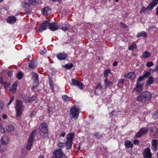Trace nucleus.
<instances>
[{
	"instance_id": "1a4fd4ad",
	"label": "nucleus",
	"mask_w": 158,
	"mask_h": 158,
	"mask_svg": "<svg viewBox=\"0 0 158 158\" xmlns=\"http://www.w3.org/2000/svg\"><path fill=\"white\" fill-rule=\"evenodd\" d=\"M32 78L33 81L34 85L32 88H31V90L33 91L39 85V76L35 73L33 72L32 73Z\"/></svg>"
},
{
	"instance_id": "603ef678",
	"label": "nucleus",
	"mask_w": 158,
	"mask_h": 158,
	"mask_svg": "<svg viewBox=\"0 0 158 158\" xmlns=\"http://www.w3.org/2000/svg\"><path fill=\"white\" fill-rule=\"evenodd\" d=\"M155 135L157 138H158V128H157L155 132Z\"/></svg>"
},
{
	"instance_id": "4468645a",
	"label": "nucleus",
	"mask_w": 158,
	"mask_h": 158,
	"mask_svg": "<svg viewBox=\"0 0 158 158\" xmlns=\"http://www.w3.org/2000/svg\"><path fill=\"white\" fill-rule=\"evenodd\" d=\"M50 25V21L46 20L43 22L40 25V32L43 31L45 30L47 28H49Z\"/></svg>"
},
{
	"instance_id": "7ed1b4c3",
	"label": "nucleus",
	"mask_w": 158,
	"mask_h": 158,
	"mask_svg": "<svg viewBox=\"0 0 158 158\" xmlns=\"http://www.w3.org/2000/svg\"><path fill=\"white\" fill-rule=\"evenodd\" d=\"M9 142L8 137L6 136H3L1 139L0 144V152H3L7 150L6 144Z\"/></svg>"
},
{
	"instance_id": "864d4df0",
	"label": "nucleus",
	"mask_w": 158,
	"mask_h": 158,
	"mask_svg": "<svg viewBox=\"0 0 158 158\" xmlns=\"http://www.w3.org/2000/svg\"><path fill=\"white\" fill-rule=\"evenodd\" d=\"M139 142L138 139H135L134 140L133 142V143H134V144L136 145L139 143Z\"/></svg>"
},
{
	"instance_id": "72a5a7b5",
	"label": "nucleus",
	"mask_w": 158,
	"mask_h": 158,
	"mask_svg": "<svg viewBox=\"0 0 158 158\" xmlns=\"http://www.w3.org/2000/svg\"><path fill=\"white\" fill-rule=\"evenodd\" d=\"M104 81L106 84V85H105L106 87L108 86H112L113 85V83L112 82L108 81L107 79L104 80Z\"/></svg>"
},
{
	"instance_id": "052dcab7",
	"label": "nucleus",
	"mask_w": 158,
	"mask_h": 158,
	"mask_svg": "<svg viewBox=\"0 0 158 158\" xmlns=\"http://www.w3.org/2000/svg\"><path fill=\"white\" fill-rule=\"evenodd\" d=\"M3 82L2 77H0V84H2V85L3 83Z\"/></svg>"
},
{
	"instance_id": "c85d7f7f",
	"label": "nucleus",
	"mask_w": 158,
	"mask_h": 158,
	"mask_svg": "<svg viewBox=\"0 0 158 158\" xmlns=\"http://www.w3.org/2000/svg\"><path fill=\"white\" fill-rule=\"evenodd\" d=\"M151 55L150 52L148 51H145L142 54V57L144 58L149 57Z\"/></svg>"
},
{
	"instance_id": "b1692460",
	"label": "nucleus",
	"mask_w": 158,
	"mask_h": 158,
	"mask_svg": "<svg viewBox=\"0 0 158 158\" xmlns=\"http://www.w3.org/2000/svg\"><path fill=\"white\" fill-rule=\"evenodd\" d=\"M56 56L59 60H64L67 57L68 55L67 54H65L60 53L57 55Z\"/></svg>"
},
{
	"instance_id": "a211bd4d",
	"label": "nucleus",
	"mask_w": 158,
	"mask_h": 158,
	"mask_svg": "<svg viewBox=\"0 0 158 158\" xmlns=\"http://www.w3.org/2000/svg\"><path fill=\"white\" fill-rule=\"evenodd\" d=\"M158 4V0H152V1L148 5L147 9L148 10H151L154 7L156 6Z\"/></svg>"
},
{
	"instance_id": "e2e57ef3",
	"label": "nucleus",
	"mask_w": 158,
	"mask_h": 158,
	"mask_svg": "<svg viewBox=\"0 0 158 158\" xmlns=\"http://www.w3.org/2000/svg\"><path fill=\"white\" fill-rule=\"evenodd\" d=\"M49 84L50 85V86H53V83L52 81H50L49 82Z\"/></svg>"
},
{
	"instance_id": "37998d69",
	"label": "nucleus",
	"mask_w": 158,
	"mask_h": 158,
	"mask_svg": "<svg viewBox=\"0 0 158 158\" xmlns=\"http://www.w3.org/2000/svg\"><path fill=\"white\" fill-rule=\"evenodd\" d=\"M4 85V87L5 89H6L10 85V83H7L6 82H3V83L2 85Z\"/></svg>"
},
{
	"instance_id": "0eeeda50",
	"label": "nucleus",
	"mask_w": 158,
	"mask_h": 158,
	"mask_svg": "<svg viewBox=\"0 0 158 158\" xmlns=\"http://www.w3.org/2000/svg\"><path fill=\"white\" fill-rule=\"evenodd\" d=\"M79 111L80 109L75 106L71 107L70 113L71 117L76 119L78 117Z\"/></svg>"
},
{
	"instance_id": "a878e982",
	"label": "nucleus",
	"mask_w": 158,
	"mask_h": 158,
	"mask_svg": "<svg viewBox=\"0 0 158 158\" xmlns=\"http://www.w3.org/2000/svg\"><path fill=\"white\" fill-rule=\"evenodd\" d=\"M36 98V96L34 95L32 96L31 98H30V100L27 99V100L24 98L25 102L26 103H31L34 101H35Z\"/></svg>"
},
{
	"instance_id": "8fccbe9b",
	"label": "nucleus",
	"mask_w": 158,
	"mask_h": 158,
	"mask_svg": "<svg viewBox=\"0 0 158 158\" xmlns=\"http://www.w3.org/2000/svg\"><path fill=\"white\" fill-rule=\"evenodd\" d=\"M68 29V27L66 26L65 25H64V26H63L61 28V29L64 31H66Z\"/></svg>"
},
{
	"instance_id": "393cba45",
	"label": "nucleus",
	"mask_w": 158,
	"mask_h": 158,
	"mask_svg": "<svg viewBox=\"0 0 158 158\" xmlns=\"http://www.w3.org/2000/svg\"><path fill=\"white\" fill-rule=\"evenodd\" d=\"M37 65V64L34 61H31L29 63V67L31 69H33Z\"/></svg>"
},
{
	"instance_id": "09e8293b",
	"label": "nucleus",
	"mask_w": 158,
	"mask_h": 158,
	"mask_svg": "<svg viewBox=\"0 0 158 158\" xmlns=\"http://www.w3.org/2000/svg\"><path fill=\"white\" fill-rule=\"evenodd\" d=\"M0 131L2 133H4L5 132V130L2 127V124L0 123Z\"/></svg>"
},
{
	"instance_id": "69168bd1",
	"label": "nucleus",
	"mask_w": 158,
	"mask_h": 158,
	"mask_svg": "<svg viewBox=\"0 0 158 158\" xmlns=\"http://www.w3.org/2000/svg\"><path fill=\"white\" fill-rule=\"evenodd\" d=\"M51 88L52 92H54V88L53 87V86H50Z\"/></svg>"
},
{
	"instance_id": "f03ea898",
	"label": "nucleus",
	"mask_w": 158,
	"mask_h": 158,
	"mask_svg": "<svg viewBox=\"0 0 158 158\" xmlns=\"http://www.w3.org/2000/svg\"><path fill=\"white\" fill-rule=\"evenodd\" d=\"M15 108L16 110L17 115L20 116L23 114V112L24 110V106L23 105L22 101L17 100L16 101Z\"/></svg>"
},
{
	"instance_id": "f3484780",
	"label": "nucleus",
	"mask_w": 158,
	"mask_h": 158,
	"mask_svg": "<svg viewBox=\"0 0 158 158\" xmlns=\"http://www.w3.org/2000/svg\"><path fill=\"white\" fill-rule=\"evenodd\" d=\"M143 85L140 83V84H136L135 88H134L133 89V91H135L137 94L141 92L143 89Z\"/></svg>"
},
{
	"instance_id": "bb28decb",
	"label": "nucleus",
	"mask_w": 158,
	"mask_h": 158,
	"mask_svg": "<svg viewBox=\"0 0 158 158\" xmlns=\"http://www.w3.org/2000/svg\"><path fill=\"white\" fill-rule=\"evenodd\" d=\"M153 77H149L148 81L146 83V85L147 86H149L150 85L153 83Z\"/></svg>"
},
{
	"instance_id": "5701e85b",
	"label": "nucleus",
	"mask_w": 158,
	"mask_h": 158,
	"mask_svg": "<svg viewBox=\"0 0 158 158\" xmlns=\"http://www.w3.org/2000/svg\"><path fill=\"white\" fill-rule=\"evenodd\" d=\"M41 12L44 15L46 16L50 13L51 10L49 7H45L42 9Z\"/></svg>"
},
{
	"instance_id": "49530a36",
	"label": "nucleus",
	"mask_w": 158,
	"mask_h": 158,
	"mask_svg": "<svg viewBox=\"0 0 158 158\" xmlns=\"http://www.w3.org/2000/svg\"><path fill=\"white\" fill-rule=\"evenodd\" d=\"M153 65V63L152 62H148L146 64V65L148 67H150Z\"/></svg>"
},
{
	"instance_id": "dca6fc26",
	"label": "nucleus",
	"mask_w": 158,
	"mask_h": 158,
	"mask_svg": "<svg viewBox=\"0 0 158 158\" xmlns=\"http://www.w3.org/2000/svg\"><path fill=\"white\" fill-rule=\"evenodd\" d=\"M48 28L52 31H56L58 29V24L57 23H50V25H49Z\"/></svg>"
},
{
	"instance_id": "4c0bfd02",
	"label": "nucleus",
	"mask_w": 158,
	"mask_h": 158,
	"mask_svg": "<svg viewBox=\"0 0 158 158\" xmlns=\"http://www.w3.org/2000/svg\"><path fill=\"white\" fill-rule=\"evenodd\" d=\"M136 45L135 44H131L129 47L128 48L129 50H133L134 49H135L136 48Z\"/></svg>"
},
{
	"instance_id": "680f3d73",
	"label": "nucleus",
	"mask_w": 158,
	"mask_h": 158,
	"mask_svg": "<svg viewBox=\"0 0 158 158\" xmlns=\"http://www.w3.org/2000/svg\"><path fill=\"white\" fill-rule=\"evenodd\" d=\"M114 112L115 111L114 110H113L112 111L110 114V117H112L114 113Z\"/></svg>"
},
{
	"instance_id": "6ab92c4d",
	"label": "nucleus",
	"mask_w": 158,
	"mask_h": 158,
	"mask_svg": "<svg viewBox=\"0 0 158 158\" xmlns=\"http://www.w3.org/2000/svg\"><path fill=\"white\" fill-rule=\"evenodd\" d=\"M64 141V142H62V140H58L57 142V146L58 147L60 148V149H61L64 147L66 146V148L67 149V142L65 140Z\"/></svg>"
},
{
	"instance_id": "c03bdc74",
	"label": "nucleus",
	"mask_w": 158,
	"mask_h": 158,
	"mask_svg": "<svg viewBox=\"0 0 158 158\" xmlns=\"http://www.w3.org/2000/svg\"><path fill=\"white\" fill-rule=\"evenodd\" d=\"M22 97L24 102H25V100H24V98H25L27 100V99L30 100V98L28 97V96L26 94H23L22 95Z\"/></svg>"
},
{
	"instance_id": "20e7f679",
	"label": "nucleus",
	"mask_w": 158,
	"mask_h": 158,
	"mask_svg": "<svg viewBox=\"0 0 158 158\" xmlns=\"http://www.w3.org/2000/svg\"><path fill=\"white\" fill-rule=\"evenodd\" d=\"M74 134L73 132H71L67 135V149H69L71 148L72 145V141L74 138Z\"/></svg>"
},
{
	"instance_id": "a19ab883",
	"label": "nucleus",
	"mask_w": 158,
	"mask_h": 158,
	"mask_svg": "<svg viewBox=\"0 0 158 158\" xmlns=\"http://www.w3.org/2000/svg\"><path fill=\"white\" fill-rule=\"evenodd\" d=\"M23 76V74L21 72H19L16 74L17 78L19 79H21Z\"/></svg>"
},
{
	"instance_id": "7c9ffc66",
	"label": "nucleus",
	"mask_w": 158,
	"mask_h": 158,
	"mask_svg": "<svg viewBox=\"0 0 158 158\" xmlns=\"http://www.w3.org/2000/svg\"><path fill=\"white\" fill-rule=\"evenodd\" d=\"M99 132H95L93 133L94 135L96 136V138L98 139H99L102 138L103 137V135L102 134L98 135Z\"/></svg>"
},
{
	"instance_id": "774afa93",
	"label": "nucleus",
	"mask_w": 158,
	"mask_h": 158,
	"mask_svg": "<svg viewBox=\"0 0 158 158\" xmlns=\"http://www.w3.org/2000/svg\"><path fill=\"white\" fill-rule=\"evenodd\" d=\"M62 0H52V1L53 2H60Z\"/></svg>"
},
{
	"instance_id": "5fc2aeb1",
	"label": "nucleus",
	"mask_w": 158,
	"mask_h": 158,
	"mask_svg": "<svg viewBox=\"0 0 158 158\" xmlns=\"http://www.w3.org/2000/svg\"><path fill=\"white\" fill-rule=\"evenodd\" d=\"M4 106V105L3 102L1 101H0V109H2Z\"/></svg>"
},
{
	"instance_id": "cd10ccee",
	"label": "nucleus",
	"mask_w": 158,
	"mask_h": 158,
	"mask_svg": "<svg viewBox=\"0 0 158 158\" xmlns=\"http://www.w3.org/2000/svg\"><path fill=\"white\" fill-rule=\"evenodd\" d=\"M125 145L126 147L127 148H132L133 147V144L131 141H126Z\"/></svg>"
},
{
	"instance_id": "58836bf2",
	"label": "nucleus",
	"mask_w": 158,
	"mask_h": 158,
	"mask_svg": "<svg viewBox=\"0 0 158 158\" xmlns=\"http://www.w3.org/2000/svg\"><path fill=\"white\" fill-rule=\"evenodd\" d=\"M62 98L64 102H67L70 100L69 98L65 95H63L62 96Z\"/></svg>"
},
{
	"instance_id": "ea45409f",
	"label": "nucleus",
	"mask_w": 158,
	"mask_h": 158,
	"mask_svg": "<svg viewBox=\"0 0 158 158\" xmlns=\"http://www.w3.org/2000/svg\"><path fill=\"white\" fill-rule=\"evenodd\" d=\"M144 79V77H143L142 76H140L137 81L136 84H140V83H140L141 81H142Z\"/></svg>"
},
{
	"instance_id": "f8f14e48",
	"label": "nucleus",
	"mask_w": 158,
	"mask_h": 158,
	"mask_svg": "<svg viewBox=\"0 0 158 158\" xmlns=\"http://www.w3.org/2000/svg\"><path fill=\"white\" fill-rule=\"evenodd\" d=\"M72 82L71 85H76L77 87L81 90H82L83 89L84 85L83 84L77 81V80L75 79H73L72 80Z\"/></svg>"
},
{
	"instance_id": "473e14b6",
	"label": "nucleus",
	"mask_w": 158,
	"mask_h": 158,
	"mask_svg": "<svg viewBox=\"0 0 158 158\" xmlns=\"http://www.w3.org/2000/svg\"><path fill=\"white\" fill-rule=\"evenodd\" d=\"M6 129L9 131H11L14 129V127L13 125H8L6 127Z\"/></svg>"
},
{
	"instance_id": "2eb2a0df",
	"label": "nucleus",
	"mask_w": 158,
	"mask_h": 158,
	"mask_svg": "<svg viewBox=\"0 0 158 158\" xmlns=\"http://www.w3.org/2000/svg\"><path fill=\"white\" fill-rule=\"evenodd\" d=\"M18 84L19 81H16L10 87L9 90L11 93L14 94L16 92L17 86Z\"/></svg>"
},
{
	"instance_id": "de8ad7c7",
	"label": "nucleus",
	"mask_w": 158,
	"mask_h": 158,
	"mask_svg": "<svg viewBox=\"0 0 158 158\" xmlns=\"http://www.w3.org/2000/svg\"><path fill=\"white\" fill-rule=\"evenodd\" d=\"M102 89L101 84L100 83H98L97 85L96 89L101 90Z\"/></svg>"
},
{
	"instance_id": "13d9d810",
	"label": "nucleus",
	"mask_w": 158,
	"mask_h": 158,
	"mask_svg": "<svg viewBox=\"0 0 158 158\" xmlns=\"http://www.w3.org/2000/svg\"><path fill=\"white\" fill-rule=\"evenodd\" d=\"M124 79H123V78H121V79H120L119 80V81L118 82V83L123 84L124 82Z\"/></svg>"
},
{
	"instance_id": "aec40b11",
	"label": "nucleus",
	"mask_w": 158,
	"mask_h": 158,
	"mask_svg": "<svg viewBox=\"0 0 158 158\" xmlns=\"http://www.w3.org/2000/svg\"><path fill=\"white\" fill-rule=\"evenodd\" d=\"M124 77L132 80H135V75L133 72H131L125 74Z\"/></svg>"
},
{
	"instance_id": "0e129e2a",
	"label": "nucleus",
	"mask_w": 158,
	"mask_h": 158,
	"mask_svg": "<svg viewBox=\"0 0 158 158\" xmlns=\"http://www.w3.org/2000/svg\"><path fill=\"white\" fill-rule=\"evenodd\" d=\"M117 64H118L117 62L116 61H115L113 63V66H116L117 65Z\"/></svg>"
},
{
	"instance_id": "a18cd8bd",
	"label": "nucleus",
	"mask_w": 158,
	"mask_h": 158,
	"mask_svg": "<svg viewBox=\"0 0 158 158\" xmlns=\"http://www.w3.org/2000/svg\"><path fill=\"white\" fill-rule=\"evenodd\" d=\"M152 117L154 119L158 118V113H154L152 114Z\"/></svg>"
},
{
	"instance_id": "2f4dec72",
	"label": "nucleus",
	"mask_w": 158,
	"mask_h": 158,
	"mask_svg": "<svg viewBox=\"0 0 158 158\" xmlns=\"http://www.w3.org/2000/svg\"><path fill=\"white\" fill-rule=\"evenodd\" d=\"M29 2L31 6H36L38 4V2L35 0H29Z\"/></svg>"
},
{
	"instance_id": "79ce46f5",
	"label": "nucleus",
	"mask_w": 158,
	"mask_h": 158,
	"mask_svg": "<svg viewBox=\"0 0 158 158\" xmlns=\"http://www.w3.org/2000/svg\"><path fill=\"white\" fill-rule=\"evenodd\" d=\"M66 134L65 132H62L61 134L60 135L59 138L58 140H62V138H64L65 135Z\"/></svg>"
},
{
	"instance_id": "f704fd0d",
	"label": "nucleus",
	"mask_w": 158,
	"mask_h": 158,
	"mask_svg": "<svg viewBox=\"0 0 158 158\" xmlns=\"http://www.w3.org/2000/svg\"><path fill=\"white\" fill-rule=\"evenodd\" d=\"M73 67V64L72 63L66 64L65 65H63V67L67 69H71Z\"/></svg>"
},
{
	"instance_id": "412c9836",
	"label": "nucleus",
	"mask_w": 158,
	"mask_h": 158,
	"mask_svg": "<svg viewBox=\"0 0 158 158\" xmlns=\"http://www.w3.org/2000/svg\"><path fill=\"white\" fill-rule=\"evenodd\" d=\"M7 22L10 24H13L15 23L17 19L14 16H10L7 19Z\"/></svg>"
},
{
	"instance_id": "4be33fe9",
	"label": "nucleus",
	"mask_w": 158,
	"mask_h": 158,
	"mask_svg": "<svg viewBox=\"0 0 158 158\" xmlns=\"http://www.w3.org/2000/svg\"><path fill=\"white\" fill-rule=\"evenodd\" d=\"M158 143V141L156 140H153L152 143L151 148L152 149L156 151L157 150V146Z\"/></svg>"
},
{
	"instance_id": "6e6552de",
	"label": "nucleus",
	"mask_w": 158,
	"mask_h": 158,
	"mask_svg": "<svg viewBox=\"0 0 158 158\" xmlns=\"http://www.w3.org/2000/svg\"><path fill=\"white\" fill-rule=\"evenodd\" d=\"M66 155L62 151V149H58L53 152V158H65Z\"/></svg>"
},
{
	"instance_id": "423d86ee",
	"label": "nucleus",
	"mask_w": 158,
	"mask_h": 158,
	"mask_svg": "<svg viewBox=\"0 0 158 158\" xmlns=\"http://www.w3.org/2000/svg\"><path fill=\"white\" fill-rule=\"evenodd\" d=\"M29 0H24L22 2V5L25 8V11L27 14H30L31 11V9L30 8L31 5L29 2Z\"/></svg>"
},
{
	"instance_id": "bf43d9fd",
	"label": "nucleus",
	"mask_w": 158,
	"mask_h": 158,
	"mask_svg": "<svg viewBox=\"0 0 158 158\" xmlns=\"http://www.w3.org/2000/svg\"><path fill=\"white\" fill-rule=\"evenodd\" d=\"M14 97H12L10 99V102L8 104V105H9L11 104V102H12V101H13V100H14Z\"/></svg>"
},
{
	"instance_id": "9b49d317",
	"label": "nucleus",
	"mask_w": 158,
	"mask_h": 158,
	"mask_svg": "<svg viewBox=\"0 0 158 158\" xmlns=\"http://www.w3.org/2000/svg\"><path fill=\"white\" fill-rule=\"evenodd\" d=\"M148 131V128L146 127L142 128L137 132L135 135V137L138 138L143 136L147 133Z\"/></svg>"
},
{
	"instance_id": "9d476101",
	"label": "nucleus",
	"mask_w": 158,
	"mask_h": 158,
	"mask_svg": "<svg viewBox=\"0 0 158 158\" xmlns=\"http://www.w3.org/2000/svg\"><path fill=\"white\" fill-rule=\"evenodd\" d=\"M142 154L143 157L145 158H152V154L150 149L149 148L144 149Z\"/></svg>"
},
{
	"instance_id": "6e6d98bb",
	"label": "nucleus",
	"mask_w": 158,
	"mask_h": 158,
	"mask_svg": "<svg viewBox=\"0 0 158 158\" xmlns=\"http://www.w3.org/2000/svg\"><path fill=\"white\" fill-rule=\"evenodd\" d=\"M12 74V71H9L7 73V75L9 77H11Z\"/></svg>"
},
{
	"instance_id": "338daca9",
	"label": "nucleus",
	"mask_w": 158,
	"mask_h": 158,
	"mask_svg": "<svg viewBox=\"0 0 158 158\" xmlns=\"http://www.w3.org/2000/svg\"><path fill=\"white\" fill-rule=\"evenodd\" d=\"M2 117L4 118H7V116L5 114H3L2 115Z\"/></svg>"
},
{
	"instance_id": "ddd939ff",
	"label": "nucleus",
	"mask_w": 158,
	"mask_h": 158,
	"mask_svg": "<svg viewBox=\"0 0 158 158\" xmlns=\"http://www.w3.org/2000/svg\"><path fill=\"white\" fill-rule=\"evenodd\" d=\"M41 125L42 131L43 132L44 134L46 135L45 137H47L48 138V136H47L48 132V126L47 124L45 122L42 123L41 124Z\"/></svg>"
},
{
	"instance_id": "39448f33",
	"label": "nucleus",
	"mask_w": 158,
	"mask_h": 158,
	"mask_svg": "<svg viewBox=\"0 0 158 158\" xmlns=\"http://www.w3.org/2000/svg\"><path fill=\"white\" fill-rule=\"evenodd\" d=\"M35 131H34L32 132L29 137L26 147L27 150H30L31 149L33 144V141L35 139Z\"/></svg>"
},
{
	"instance_id": "c9c22d12",
	"label": "nucleus",
	"mask_w": 158,
	"mask_h": 158,
	"mask_svg": "<svg viewBox=\"0 0 158 158\" xmlns=\"http://www.w3.org/2000/svg\"><path fill=\"white\" fill-rule=\"evenodd\" d=\"M110 73V70L109 69L105 70L104 72V77H107Z\"/></svg>"
},
{
	"instance_id": "3c124183",
	"label": "nucleus",
	"mask_w": 158,
	"mask_h": 158,
	"mask_svg": "<svg viewBox=\"0 0 158 158\" xmlns=\"http://www.w3.org/2000/svg\"><path fill=\"white\" fill-rule=\"evenodd\" d=\"M46 52L47 49H43L41 51V52H40V54L43 55L45 54Z\"/></svg>"
},
{
	"instance_id": "e433bc0d",
	"label": "nucleus",
	"mask_w": 158,
	"mask_h": 158,
	"mask_svg": "<svg viewBox=\"0 0 158 158\" xmlns=\"http://www.w3.org/2000/svg\"><path fill=\"white\" fill-rule=\"evenodd\" d=\"M150 75V72L145 71L143 73V75L142 76L144 78L147 77Z\"/></svg>"
},
{
	"instance_id": "c756f323",
	"label": "nucleus",
	"mask_w": 158,
	"mask_h": 158,
	"mask_svg": "<svg viewBox=\"0 0 158 158\" xmlns=\"http://www.w3.org/2000/svg\"><path fill=\"white\" fill-rule=\"evenodd\" d=\"M136 36L137 38H139L141 36L147 37V35L146 32H144V31H143L138 33Z\"/></svg>"
},
{
	"instance_id": "4d7b16f0",
	"label": "nucleus",
	"mask_w": 158,
	"mask_h": 158,
	"mask_svg": "<svg viewBox=\"0 0 158 158\" xmlns=\"http://www.w3.org/2000/svg\"><path fill=\"white\" fill-rule=\"evenodd\" d=\"M146 10H147V9L146 8H143L140 11V13H142L143 12H144Z\"/></svg>"
},
{
	"instance_id": "f257e3e1",
	"label": "nucleus",
	"mask_w": 158,
	"mask_h": 158,
	"mask_svg": "<svg viewBox=\"0 0 158 158\" xmlns=\"http://www.w3.org/2000/svg\"><path fill=\"white\" fill-rule=\"evenodd\" d=\"M152 97V95L151 93L146 90L143 92L142 94L139 95L136 99V101L144 103L147 102L151 100Z\"/></svg>"
}]
</instances>
